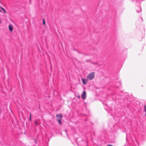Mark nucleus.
Masks as SVG:
<instances>
[{
    "label": "nucleus",
    "mask_w": 146,
    "mask_h": 146,
    "mask_svg": "<svg viewBox=\"0 0 146 146\" xmlns=\"http://www.w3.org/2000/svg\"><path fill=\"white\" fill-rule=\"evenodd\" d=\"M94 73L92 72L87 76V78L89 80H91L94 78Z\"/></svg>",
    "instance_id": "f257e3e1"
},
{
    "label": "nucleus",
    "mask_w": 146,
    "mask_h": 146,
    "mask_svg": "<svg viewBox=\"0 0 146 146\" xmlns=\"http://www.w3.org/2000/svg\"><path fill=\"white\" fill-rule=\"evenodd\" d=\"M81 98L83 99H85L86 98V92L85 91H83L82 93Z\"/></svg>",
    "instance_id": "f03ea898"
},
{
    "label": "nucleus",
    "mask_w": 146,
    "mask_h": 146,
    "mask_svg": "<svg viewBox=\"0 0 146 146\" xmlns=\"http://www.w3.org/2000/svg\"><path fill=\"white\" fill-rule=\"evenodd\" d=\"M82 80L83 84L84 85H86L88 82V80L83 78H82Z\"/></svg>",
    "instance_id": "7ed1b4c3"
},
{
    "label": "nucleus",
    "mask_w": 146,
    "mask_h": 146,
    "mask_svg": "<svg viewBox=\"0 0 146 146\" xmlns=\"http://www.w3.org/2000/svg\"><path fill=\"white\" fill-rule=\"evenodd\" d=\"M56 117H57V120L60 119L61 120L62 117V114H57L56 115Z\"/></svg>",
    "instance_id": "20e7f679"
},
{
    "label": "nucleus",
    "mask_w": 146,
    "mask_h": 146,
    "mask_svg": "<svg viewBox=\"0 0 146 146\" xmlns=\"http://www.w3.org/2000/svg\"><path fill=\"white\" fill-rule=\"evenodd\" d=\"M9 29L10 32H12L13 31V26L12 25H9L8 27Z\"/></svg>",
    "instance_id": "39448f33"
},
{
    "label": "nucleus",
    "mask_w": 146,
    "mask_h": 146,
    "mask_svg": "<svg viewBox=\"0 0 146 146\" xmlns=\"http://www.w3.org/2000/svg\"><path fill=\"white\" fill-rule=\"evenodd\" d=\"M57 120L58 121V122L60 125H62V123L61 122V119H58V120Z\"/></svg>",
    "instance_id": "423d86ee"
},
{
    "label": "nucleus",
    "mask_w": 146,
    "mask_h": 146,
    "mask_svg": "<svg viewBox=\"0 0 146 146\" xmlns=\"http://www.w3.org/2000/svg\"><path fill=\"white\" fill-rule=\"evenodd\" d=\"M43 21V25H45V20L44 19H42Z\"/></svg>",
    "instance_id": "0eeeda50"
},
{
    "label": "nucleus",
    "mask_w": 146,
    "mask_h": 146,
    "mask_svg": "<svg viewBox=\"0 0 146 146\" xmlns=\"http://www.w3.org/2000/svg\"><path fill=\"white\" fill-rule=\"evenodd\" d=\"M34 122L35 123L36 125H38V123L36 120H35Z\"/></svg>",
    "instance_id": "6e6552de"
},
{
    "label": "nucleus",
    "mask_w": 146,
    "mask_h": 146,
    "mask_svg": "<svg viewBox=\"0 0 146 146\" xmlns=\"http://www.w3.org/2000/svg\"><path fill=\"white\" fill-rule=\"evenodd\" d=\"M31 113L30 114V117H29V119H30V121H31Z\"/></svg>",
    "instance_id": "1a4fd4ad"
},
{
    "label": "nucleus",
    "mask_w": 146,
    "mask_h": 146,
    "mask_svg": "<svg viewBox=\"0 0 146 146\" xmlns=\"http://www.w3.org/2000/svg\"><path fill=\"white\" fill-rule=\"evenodd\" d=\"M144 111L146 112V106L145 105H144Z\"/></svg>",
    "instance_id": "9d476101"
},
{
    "label": "nucleus",
    "mask_w": 146,
    "mask_h": 146,
    "mask_svg": "<svg viewBox=\"0 0 146 146\" xmlns=\"http://www.w3.org/2000/svg\"><path fill=\"white\" fill-rule=\"evenodd\" d=\"M1 9L3 10V11L4 10H5V9H4V8H3V7H1Z\"/></svg>",
    "instance_id": "9b49d317"
},
{
    "label": "nucleus",
    "mask_w": 146,
    "mask_h": 146,
    "mask_svg": "<svg viewBox=\"0 0 146 146\" xmlns=\"http://www.w3.org/2000/svg\"><path fill=\"white\" fill-rule=\"evenodd\" d=\"M91 63H92V64H96V63H94V62H91Z\"/></svg>",
    "instance_id": "f8f14e48"
},
{
    "label": "nucleus",
    "mask_w": 146,
    "mask_h": 146,
    "mask_svg": "<svg viewBox=\"0 0 146 146\" xmlns=\"http://www.w3.org/2000/svg\"><path fill=\"white\" fill-rule=\"evenodd\" d=\"M5 13H6V11L5 10H4L3 11Z\"/></svg>",
    "instance_id": "ddd939ff"
},
{
    "label": "nucleus",
    "mask_w": 146,
    "mask_h": 146,
    "mask_svg": "<svg viewBox=\"0 0 146 146\" xmlns=\"http://www.w3.org/2000/svg\"><path fill=\"white\" fill-rule=\"evenodd\" d=\"M107 146H113L112 145H108Z\"/></svg>",
    "instance_id": "4468645a"
},
{
    "label": "nucleus",
    "mask_w": 146,
    "mask_h": 146,
    "mask_svg": "<svg viewBox=\"0 0 146 146\" xmlns=\"http://www.w3.org/2000/svg\"><path fill=\"white\" fill-rule=\"evenodd\" d=\"M1 23V20H0V23Z\"/></svg>",
    "instance_id": "2eb2a0df"
},
{
    "label": "nucleus",
    "mask_w": 146,
    "mask_h": 146,
    "mask_svg": "<svg viewBox=\"0 0 146 146\" xmlns=\"http://www.w3.org/2000/svg\"><path fill=\"white\" fill-rule=\"evenodd\" d=\"M1 11L0 10V12H1Z\"/></svg>",
    "instance_id": "dca6fc26"
},
{
    "label": "nucleus",
    "mask_w": 146,
    "mask_h": 146,
    "mask_svg": "<svg viewBox=\"0 0 146 146\" xmlns=\"http://www.w3.org/2000/svg\"><path fill=\"white\" fill-rule=\"evenodd\" d=\"M78 97H80L79 96H78Z\"/></svg>",
    "instance_id": "f3484780"
}]
</instances>
